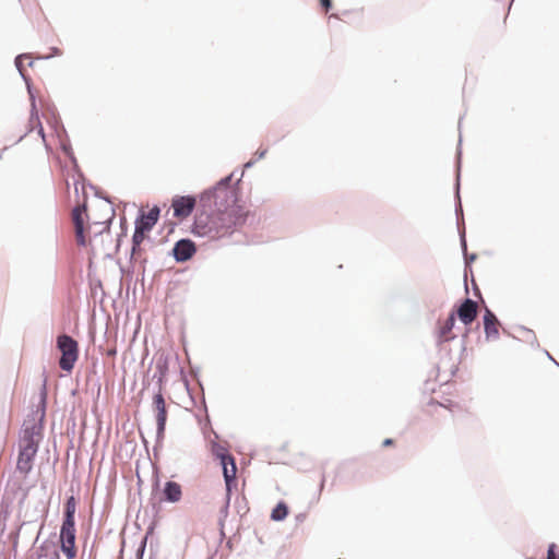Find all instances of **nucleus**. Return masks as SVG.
Returning a JSON list of instances; mask_svg holds the SVG:
<instances>
[{
    "instance_id": "f257e3e1",
    "label": "nucleus",
    "mask_w": 559,
    "mask_h": 559,
    "mask_svg": "<svg viewBox=\"0 0 559 559\" xmlns=\"http://www.w3.org/2000/svg\"><path fill=\"white\" fill-rule=\"evenodd\" d=\"M230 180L231 176H228L214 188V198L224 199L226 204L218 205L212 212L200 210L194 218L193 234L218 239L231 234L237 226L246 222L249 211L238 202L236 192L229 188Z\"/></svg>"
},
{
    "instance_id": "f03ea898",
    "label": "nucleus",
    "mask_w": 559,
    "mask_h": 559,
    "mask_svg": "<svg viewBox=\"0 0 559 559\" xmlns=\"http://www.w3.org/2000/svg\"><path fill=\"white\" fill-rule=\"evenodd\" d=\"M44 416L45 412L43 411L39 421L33 419L24 423V428L19 443L20 451L16 462L17 472L24 476L32 471L39 442L43 439L41 421Z\"/></svg>"
},
{
    "instance_id": "7ed1b4c3",
    "label": "nucleus",
    "mask_w": 559,
    "mask_h": 559,
    "mask_svg": "<svg viewBox=\"0 0 559 559\" xmlns=\"http://www.w3.org/2000/svg\"><path fill=\"white\" fill-rule=\"evenodd\" d=\"M72 222L75 233V241L79 246H87L91 242L90 233L94 229L95 234H102L108 229L109 218L103 222H91L90 215L86 213V206L78 205L72 211Z\"/></svg>"
},
{
    "instance_id": "20e7f679",
    "label": "nucleus",
    "mask_w": 559,
    "mask_h": 559,
    "mask_svg": "<svg viewBox=\"0 0 559 559\" xmlns=\"http://www.w3.org/2000/svg\"><path fill=\"white\" fill-rule=\"evenodd\" d=\"M57 348L61 354L59 367L66 372H71L79 359L78 342L73 337L62 334L57 337Z\"/></svg>"
},
{
    "instance_id": "39448f33",
    "label": "nucleus",
    "mask_w": 559,
    "mask_h": 559,
    "mask_svg": "<svg viewBox=\"0 0 559 559\" xmlns=\"http://www.w3.org/2000/svg\"><path fill=\"white\" fill-rule=\"evenodd\" d=\"M216 455L221 461L223 475L226 484V492L227 497H229L233 488L237 487V466L235 457L225 450L217 452Z\"/></svg>"
},
{
    "instance_id": "423d86ee",
    "label": "nucleus",
    "mask_w": 559,
    "mask_h": 559,
    "mask_svg": "<svg viewBox=\"0 0 559 559\" xmlns=\"http://www.w3.org/2000/svg\"><path fill=\"white\" fill-rule=\"evenodd\" d=\"M75 525L62 524L59 535L60 549L67 559H74L78 554L75 546Z\"/></svg>"
},
{
    "instance_id": "0eeeda50",
    "label": "nucleus",
    "mask_w": 559,
    "mask_h": 559,
    "mask_svg": "<svg viewBox=\"0 0 559 559\" xmlns=\"http://www.w3.org/2000/svg\"><path fill=\"white\" fill-rule=\"evenodd\" d=\"M197 200L191 195H177L173 199L174 216L178 219L187 218L194 210Z\"/></svg>"
},
{
    "instance_id": "6e6552de",
    "label": "nucleus",
    "mask_w": 559,
    "mask_h": 559,
    "mask_svg": "<svg viewBox=\"0 0 559 559\" xmlns=\"http://www.w3.org/2000/svg\"><path fill=\"white\" fill-rule=\"evenodd\" d=\"M453 312L464 325H469L477 318L478 305L476 301L467 298Z\"/></svg>"
},
{
    "instance_id": "1a4fd4ad",
    "label": "nucleus",
    "mask_w": 559,
    "mask_h": 559,
    "mask_svg": "<svg viewBox=\"0 0 559 559\" xmlns=\"http://www.w3.org/2000/svg\"><path fill=\"white\" fill-rule=\"evenodd\" d=\"M153 408L156 414L157 421V431L158 433H163L166 426L167 420V411L165 399L162 393H157L153 397Z\"/></svg>"
},
{
    "instance_id": "9d476101",
    "label": "nucleus",
    "mask_w": 559,
    "mask_h": 559,
    "mask_svg": "<svg viewBox=\"0 0 559 559\" xmlns=\"http://www.w3.org/2000/svg\"><path fill=\"white\" fill-rule=\"evenodd\" d=\"M173 252L176 261L185 262L195 253V245L189 239H181L175 245Z\"/></svg>"
},
{
    "instance_id": "9b49d317",
    "label": "nucleus",
    "mask_w": 559,
    "mask_h": 559,
    "mask_svg": "<svg viewBox=\"0 0 559 559\" xmlns=\"http://www.w3.org/2000/svg\"><path fill=\"white\" fill-rule=\"evenodd\" d=\"M439 328L437 332L438 341L440 343H445L455 337L453 334V328L455 324V313L451 312L450 316L444 321L438 322Z\"/></svg>"
},
{
    "instance_id": "f8f14e48",
    "label": "nucleus",
    "mask_w": 559,
    "mask_h": 559,
    "mask_svg": "<svg viewBox=\"0 0 559 559\" xmlns=\"http://www.w3.org/2000/svg\"><path fill=\"white\" fill-rule=\"evenodd\" d=\"M500 323L495 313L486 308L484 313V330L488 340H496L499 337Z\"/></svg>"
},
{
    "instance_id": "ddd939ff",
    "label": "nucleus",
    "mask_w": 559,
    "mask_h": 559,
    "mask_svg": "<svg viewBox=\"0 0 559 559\" xmlns=\"http://www.w3.org/2000/svg\"><path fill=\"white\" fill-rule=\"evenodd\" d=\"M159 217V209L157 206L152 207L146 214H143L140 219L136 221L135 225L150 231L153 226L157 223Z\"/></svg>"
},
{
    "instance_id": "4468645a",
    "label": "nucleus",
    "mask_w": 559,
    "mask_h": 559,
    "mask_svg": "<svg viewBox=\"0 0 559 559\" xmlns=\"http://www.w3.org/2000/svg\"><path fill=\"white\" fill-rule=\"evenodd\" d=\"M163 492L169 502H178L182 496L181 486L176 481H167Z\"/></svg>"
},
{
    "instance_id": "2eb2a0df",
    "label": "nucleus",
    "mask_w": 559,
    "mask_h": 559,
    "mask_svg": "<svg viewBox=\"0 0 559 559\" xmlns=\"http://www.w3.org/2000/svg\"><path fill=\"white\" fill-rule=\"evenodd\" d=\"M76 500L73 496L69 497L64 506V518L62 524L75 525Z\"/></svg>"
},
{
    "instance_id": "dca6fc26",
    "label": "nucleus",
    "mask_w": 559,
    "mask_h": 559,
    "mask_svg": "<svg viewBox=\"0 0 559 559\" xmlns=\"http://www.w3.org/2000/svg\"><path fill=\"white\" fill-rule=\"evenodd\" d=\"M146 233H147V230L140 227L139 225H135V230H134V234L132 237V252L133 253L136 251V249L141 246V243L145 239Z\"/></svg>"
},
{
    "instance_id": "f3484780",
    "label": "nucleus",
    "mask_w": 559,
    "mask_h": 559,
    "mask_svg": "<svg viewBox=\"0 0 559 559\" xmlns=\"http://www.w3.org/2000/svg\"><path fill=\"white\" fill-rule=\"evenodd\" d=\"M288 514V508L284 502H280L272 511L271 518L274 521H282Z\"/></svg>"
},
{
    "instance_id": "a211bd4d",
    "label": "nucleus",
    "mask_w": 559,
    "mask_h": 559,
    "mask_svg": "<svg viewBox=\"0 0 559 559\" xmlns=\"http://www.w3.org/2000/svg\"><path fill=\"white\" fill-rule=\"evenodd\" d=\"M72 180H73L74 191H75L76 194L79 193L80 188H81V190H84V183L81 181V176L80 175L73 174L72 175Z\"/></svg>"
},
{
    "instance_id": "6ab92c4d",
    "label": "nucleus",
    "mask_w": 559,
    "mask_h": 559,
    "mask_svg": "<svg viewBox=\"0 0 559 559\" xmlns=\"http://www.w3.org/2000/svg\"><path fill=\"white\" fill-rule=\"evenodd\" d=\"M556 545L555 544H551L549 547H548V551H547V559H559V556L556 554Z\"/></svg>"
},
{
    "instance_id": "aec40b11",
    "label": "nucleus",
    "mask_w": 559,
    "mask_h": 559,
    "mask_svg": "<svg viewBox=\"0 0 559 559\" xmlns=\"http://www.w3.org/2000/svg\"><path fill=\"white\" fill-rule=\"evenodd\" d=\"M320 3L325 12H328L332 5L331 0H320Z\"/></svg>"
},
{
    "instance_id": "412c9836",
    "label": "nucleus",
    "mask_w": 559,
    "mask_h": 559,
    "mask_svg": "<svg viewBox=\"0 0 559 559\" xmlns=\"http://www.w3.org/2000/svg\"><path fill=\"white\" fill-rule=\"evenodd\" d=\"M22 59H23V56H19V57L16 58V60H15L16 67H17V69L20 70V72H22V68H21V66H22Z\"/></svg>"
},
{
    "instance_id": "4be33fe9",
    "label": "nucleus",
    "mask_w": 559,
    "mask_h": 559,
    "mask_svg": "<svg viewBox=\"0 0 559 559\" xmlns=\"http://www.w3.org/2000/svg\"><path fill=\"white\" fill-rule=\"evenodd\" d=\"M394 443V441L390 438L385 439L383 442H382V445L383 447H390Z\"/></svg>"
},
{
    "instance_id": "5701e85b",
    "label": "nucleus",
    "mask_w": 559,
    "mask_h": 559,
    "mask_svg": "<svg viewBox=\"0 0 559 559\" xmlns=\"http://www.w3.org/2000/svg\"><path fill=\"white\" fill-rule=\"evenodd\" d=\"M38 133L41 135L43 140L45 141L44 129L41 126L39 127Z\"/></svg>"
},
{
    "instance_id": "b1692460",
    "label": "nucleus",
    "mask_w": 559,
    "mask_h": 559,
    "mask_svg": "<svg viewBox=\"0 0 559 559\" xmlns=\"http://www.w3.org/2000/svg\"><path fill=\"white\" fill-rule=\"evenodd\" d=\"M66 185H67V188L69 189V187H70V181H69V179H67V180H66Z\"/></svg>"
}]
</instances>
